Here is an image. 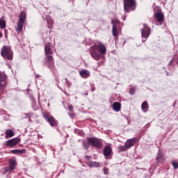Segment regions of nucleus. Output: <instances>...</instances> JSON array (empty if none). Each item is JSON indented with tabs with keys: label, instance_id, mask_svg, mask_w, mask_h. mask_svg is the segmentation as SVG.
Segmentation results:
<instances>
[{
	"label": "nucleus",
	"instance_id": "2",
	"mask_svg": "<svg viewBox=\"0 0 178 178\" xmlns=\"http://www.w3.org/2000/svg\"><path fill=\"white\" fill-rule=\"evenodd\" d=\"M140 27L142 35V42H145L151 34V29L145 24H140Z\"/></svg>",
	"mask_w": 178,
	"mask_h": 178
},
{
	"label": "nucleus",
	"instance_id": "30",
	"mask_svg": "<svg viewBox=\"0 0 178 178\" xmlns=\"http://www.w3.org/2000/svg\"><path fill=\"white\" fill-rule=\"evenodd\" d=\"M46 20H47V24H49V20H51V17L49 15H47L46 16Z\"/></svg>",
	"mask_w": 178,
	"mask_h": 178
},
{
	"label": "nucleus",
	"instance_id": "37",
	"mask_svg": "<svg viewBox=\"0 0 178 178\" xmlns=\"http://www.w3.org/2000/svg\"><path fill=\"white\" fill-rule=\"evenodd\" d=\"M38 77H40V75L36 74V79H38Z\"/></svg>",
	"mask_w": 178,
	"mask_h": 178
},
{
	"label": "nucleus",
	"instance_id": "13",
	"mask_svg": "<svg viewBox=\"0 0 178 178\" xmlns=\"http://www.w3.org/2000/svg\"><path fill=\"white\" fill-rule=\"evenodd\" d=\"M79 74L83 79H88L91 76V72L88 70H81L79 71Z\"/></svg>",
	"mask_w": 178,
	"mask_h": 178
},
{
	"label": "nucleus",
	"instance_id": "32",
	"mask_svg": "<svg viewBox=\"0 0 178 178\" xmlns=\"http://www.w3.org/2000/svg\"><path fill=\"white\" fill-rule=\"evenodd\" d=\"M68 109H70V111H73V106H72V105H70V106H68Z\"/></svg>",
	"mask_w": 178,
	"mask_h": 178
},
{
	"label": "nucleus",
	"instance_id": "39",
	"mask_svg": "<svg viewBox=\"0 0 178 178\" xmlns=\"http://www.w3.org/2000/svg\"><path fill=\"white\" fill-rule=\"evenodd\" d=\"M6 172H8V168H6Z\"/></svg>",
	"mask_w": 178,
	"mask_h": 178
},
{
	"label": "nucleus",
	"instance_id": "31",
	"mask_svg": "<svg viewBox=\"0 0 178 178\" xmlns=\"http://www.w3.org/2000/svg\"><path fill=\"white\" fill-rule=\"evenodd\" d=\"M104 63H105V61L102 60V61L98 63V65H99V66H102V65H104Z\"/></svg>",
	"mask_w": 178,
	"mask_h": 178
},
{
	"label": "nucleus",
	"instance_id": "10",
	"mask_svg": "<svg viewBox=\"0 0 178 178\" xmlns=\"http://www.w3.org/2000/svg\"><path fill=\"white\" fill-rule=\"evenodd\" d=\"M19 139L17 138H12L6 142V147H9V148H13V147H15L19 144Z\"/></svg>",
	"mask_w": 178,
	"mask_h": 178
},
{
	"label": "nucleus",
	"instance_id": "20",
	"mask_svg": "<svg viewBox=\"0 0 178 178\" xmlns=\"http://www.w3.org/2000/svg\"><path fill=\"white\" fill-rule=\"evenodd\" d=\"M15 136V132L12 129H7L6 131L5 138H10Z\"/></svg>",
	"mask_w": 178,
	"mask_h": 178
},
{
	"label": "nucleus",
	"instance_id": "33",
	"mask_svg": "<svg viewBox=\"0 0 178 178\" xmlns=\"http://www.w3.org/2000/svg\"><path fill=\"white\" fill-rule=\"evenodd\" d=\"M69 115H70V117L71 119H74V114H73V113H70Z\"/></svg>",
	"mask_w": 178,
	"mask_h": 178
},
{
	"label": "nucleus",
	"instance_id": "1",
	"mask_svg": "<svg viewBox=\"0 0 178 178\" xmlns=\"http://www.w3.org/2000/svg\"><path fill=\"white\" fill-rule=\"evenodd\" d=\"M18 17L19 19L17 23V27L15 28V30L18 33H20V31H23V26H24L26 20H27V14L26 13V11H22Z\"/></svg>",
	"mask_w": 178,
	"mask_h": 178
},
{
	"label": "nucleus",
	"instance_id": "18",
	"mask_svg": "<svg viewBox=\"0 0 178 178\" xmlns=\"http://www.w3.org/2000/svg\"><path fill=\"white\" fill-rule=\"evenodd\" d=\"M47 58V62H49L50 64H49L48 67L49 69H52L54 67V57L51 55H46Z\"/></svg>",
	"mask_w": 178,
	"mask_h": 178
},
{
	"label": "nucleus",
	"instance_id": "40",
	"mask_svg": "<svg viewBox=\"0 0 178 178\" xmlns=\"http://www.w3.org/2000/svg\"><path fill=\"white\" fill-rule=\"evenodd\" d=\"M65 81H66V83H67V79H66Z\"/></svg>",
	"mask_w": 178,
	"mask_h": 178
},
{
	"label": "nucleus",
	"instance_id": "17",
	"mask_svg": "<svg viewBox=\"0 0 178 178\" xmlns=\"http://www.w3.org/2000/svg\"><path fill=\"white\" fill-rule=\"evenodd\" d=\"M86 165L90 166V168H99L101 166V163L97 161H88L86 163Z\"/></svg>",
	"mask_w": 178,
	"mask_h": 178
},
{
	"label": "nucleus",
	"instance_id": "21",
	"mask_svg": "<svg viewBox=\"0 0 178 178\" xmlns=\"http://www.w3.org/2000/svg\"><path fill=\"white\" fill-rule=\"evenodd\" d=\"M112 23H113V29H112L113 35L114 37H118V28L116 27V25L115 24L114 19H112Z\"/></svg>",
	"mask_w": 178,
	"mask_h": 178
},
{
	"label": "nucleus",
	"instance_id": "22",
	"mask_svg": "<svg viewBox=\"0 0 178 178\" xmlns=\"http://www.w3.org/2000/svg\"><path fill=\"white\" fill-rule=\"evenodd\" d=\"M26 152L25 149H13L11 150V153L14 154L15 155H20L21 154H24Z\"/></svg>",
	"mask_w": 178,
	"mask_h": 178
},
{
	"label": "nucleus",
	"instance_id": "24",
	"mask_svg": "<svg viewBox=\"0 0 178 178\" xmlns=\"http://www.w3.org/2000/svg\"><path fill=\"white\" fill-rule=\"evenodd\" d=\"M6 27V21H5V18L3 17L0 19V29H5Z\"/></svg>",
	"mask_w": 178,
	"mask_h": 178
},
{
	"label": "nucleus",
	"instance_id": "6",
	"mask_svg": "<svg viewBox=\"0 0 178 178\" xmlns=\"http://www.w3.org/2000/svg\"><path fill=\"white\" fill-rule=\"evenodd\" d=\"M42 115L46 122H48V123L50 124V126H51V127L56 126V120H55V118H54V117H52L49 113H43Z\"/></svg>",
	"mask_w": 178,
	"mask_h": 178
},
{
	"label": "nucleus",
	"instance_id": "35",
	"mask_svg": "<svg viewBox=\"0 0 178 178\" xmlns=\"http://www.w3.org/2000/svg\"><path fill=\"white\" fill-rule=\"evenodd\" d=\"M172 63H173V58L170 61L168 65L170 66V65H172Z\"/></svg>",
	"mask_w": 178,
	"mask_h": 178
},
{
	"label": "nucleus",
	"instance_id": "8",
	"mask_svg": "<svg viewBox=\"0 0 178 178\" xmlns=\"http://www.w3.org/2000/svg\"><path fill=\"white\" fill-rule=\"evenodd\" d=\"M88 141L91 145V147H96L97 148H102V142L98 140L97 139H94L92 138H88Z\"/></svg>",
	"mask_w": 178,
	"mask_h": 178
},
{
	"label": "nucleus",
	"instance_id": "5",
	"mask_svg": "<svg viewBox=\"0 0 178 178\" xmlns=\"http://www.w3.org/2000/svg\"><path fill=\"white\" fill-rule=\"evenodd\" d=\"M134 8H136L134 0H124V10L125 12H129L130 9L134 10Z\"/></svg>",
	"mask_w": 178,
	"mask_h": 178
},
{
	"label": "nucleus",
	"instance_id": "28",
	"mask_svg": "<svg viewBox=\"0 0 178 178\" xmlns=\"http://www.w3.org/2000/svg\"><path fill=\"white\" fill-rule=\"evenodd\" d=\"M104 175H106V176H108V175H109V169L104 168Z\"/></svg>",
	"mask_w": 178,
	"mask_h": 178
},
{
	"label": "nucleus",
	"instance_id": "26",
	"mask_svg": "<svg viewBox=\"0 0 178 178\" xmlns=\"http://www.w3.org/2000/svg\"><path fill=\"white\" fill-rule=\"evenodd\" d=\"M82 144H83V148H84L85 149H88V148H90V144H89V143H88V142L86 141V140H83V141L82 142Z\"/></svg>",
	"mask_w": 178,
	"mask_h": 178
},
{
	"label": "nucleus",
	"instance_id": "23",
	"mask_svg": "<svg viewBox=\"0 0 178 178\" xmlns=\"http://www.w3.org/2000/svg\"><path fill=\"white\" fill-rule=\"evenodd\" d=\"M156 159L158 162H163V161H165V159L163 158V154L161 153V150L159 151Z\"/></svg>",
	"mask_w": 178,
	"mask_h": 178
},
{
	"label": "nucleus",
	"instance_id": "3",
	"mask_svg": "<svg viewBox=\"0 0 178 178\" xmlns=\"http://www.w3.org/2000/svg\"><path fill=\"white\" fill-rule=\"evenodd\" d=\"M13 55V51L10 49V46L4 45L1 49V56L4 59H8V60H12Z\"/></svg>",
	"mask_w": 178,
	"mask_h": 178
},
{
	"label": "nucleus",
	"instance_id": "38",
	"mask_svg": "<svg viewBox=\"0 0 178 178\" xmlns=\"http://www.w3.org/2000/svg\"><path fill=\"white\" fill-rule=\"evenodd\" d=\"M123 20H126V17H124L123 18Z\"/></svg>",
	"mask_w": 178,
	"mask_h": 178
},
{
	"label": "nucleus",
	"instance_id": "4",
	"mask_svg": "<svg viewBox=\"0 0 178 178\" xmlns=\"http://www.w3.org/2000/svg\"><path fill=\"white\" fill-rule=\"evenodd\" d=\"M137 143V138H133L129 139L124 144V146H121L120 148L121 151H127V149H130L133 145H134Z\"/></svg>",
	"mask_w": 178,
	"mask_h": 178
},
{
	"label": "nucleus",
	"instance_id": "41",
	"mask_svg": "<svg viewBox=\"0 0 178 178\" xmlns=\"http://www.w3.org/2000/svg\"><path fill=\"white\" fill-rule=\"evenodd\" d=\"M167 76H170V74H167Z\"/></svg>",
	"mask_w": 178,
	"mask_h": 178
},
{
	"label": "nucleus",
	"instance_id": "16",
	"mask_svg": "<svg viewBox=\"0 0 178 178\" xmlns=\"http://www.w3.org/2000/svg\"><path fill=\"white\" fill-rule=\"evenodd\" d=\"M113 111L115 112H119L122 108V104L120 102H115L112 105Z\"/></svg>",
	"mask_w": 178,
	"mask_h": 178
},
{
	"label": "nucleus",
	"instance_id": "25",
	"mask_svg": "<svg viewBox=\"0 0 178 178\" xmlns=\"http://www.w3.org/2000/svg\"><path fill=\"white\" fill-rule=\"evenodd\" d=\"M141 108L143 112H147V109H148V103L147 102H144L142 104Z\"/></svg>",
	"mask_w": 178,
	"mask_h": 178
},
{
	"label": "nucleus",
	"instance_id": "9",
	"mask_svg": "<svg viewBox=\"0 0 178 178\" xmlns=\"http://www.w3.org/2000/svg\"><path fill=\"white\" fill-rule=\"evenodd\" d=\"M97 49H98V47H97V44H94L90 48V53L93 59H95V60H99V57L101 56V55L98 54V53L97 52Z\"/></svg>",
	"mask_w": 178,
	"mask_h": 178
},
{
	"label": "nucleus",
	"instance_id": "34",
	"mask_svg": "<svg viewBox=\"0 0 178 178\" xmlns=\"http://www.w3.org/2000/svg\"><path fill=\"white\" fill-rule=\"evenodd\" d=\"M91 91L93 92V91H95V87L92 86L91 88Z\"/></svg>",
	"mask_w": 178,
	"mask_h": 178
},
{
	"label": "nucleus",
	"instance_id": "14",
	"mask_svg": "<svg viewBox=\"0 0 178 178\" xmlns=\"http://www.w3.org/2000/svg\"><path fill=\"white\" fill-rule=\"evenodd\" d=\"M16 166H17V161H16V159H10L9 160L10 170H15Z\"/></svg>",
	"mask_w": 178,
	"mask_h": 178
},
{
	"label": "nucleus",
	"instance_id": "19",
	"mask_svg": "<svg viewBox=\"0 0 178 178\" xmlns=\"http://www.w3.org/2000/svg\"><path fill=\"white\" fill-rule=\"evenodd\" d=\"M111 154H112V148L111 147L106 146L104 149V156H110Z\"/></svg>",
	"mask_w": 178,
	"mask_h": 178
},
{
	"label": "nucleus",
	"instance_id": "42",
	"mask_svg": "<svg viewBox=\"0 0 178 178\" xmlns=\"http://www.w3.org/2000/svg\"><path fill=\"white\" fill-rule=\"evenodd\" d=\"M167 76H170V74H167Z\"/></svg>",
	"mask_w": 178,
	"mask_h": 178
},
{
	"label": "nucleus",
	"instance_id": "7",
	"mask_svg": "<svg viewBox=\"0 0 178 178\" xmlns=\"http://www.w3.org/2000/svg\"><path fill=\"white\" fill-rule=\"evenodd\" d=\"M8 79V76H6V74L3 73H0V94L6 88V80Z\"/></svg>",
	"mask_w": 178,
	"mask_h": 178
},
{
	"label": "nucleus",
	"instance_id": "11",
	"mask_svg": "<svg viewBox=\"0 0 178 178\" xmlns=\"http://www.w3.org/2000/svg\"><path fill=\"white\" fill-rule=\"evenodd\" d=\"M154 16H155V19L157 20V22L160 24H162V23H163V20H165V16L163 15V14L158 12L155 13Z\"/></svg>",
	"mask_w": 178,
	"mask_h": 178
},
{
	"label": "nucleus",
	"instance_id": "29",
	"mask_svg": "<svg viewBox=\"0 0 178 178\" xmlns=\"http://www.w3.org/2000/svg\"><path fill=\"white\" fill-rule=\"evenodd\" d=\"M134 91H136V88H132L130 89L129 93L131 94V95H133L134 94Z\"/></svg>",
	"mask_w": 178,
	"mask_h": 178
},
{
	"label": "nucleus",
	"instance_id": "12",
	"mask_svg": "<svg viewBox=\"0 0 178 178\" xmlns=\"http://www.w3.org/2000/svg\"><path fill=\"white\" fill-rule=\"evenodd\" d=\"M97 47L101 55H105L106 54V47H105V44L102 43H99V45H97Z\"/></svg>",
	"mask_w": 178,
	"mask_h": 178
},
{
	"label": "nucleus",
	"instance_id": "43",
	"mask_svg": "<svg viewBox=\"0 0 178 178\" xmlns=\"http://www.w3.org/2000/svg\"><path fill=\"white\" fill-rule=\"evenodd\" d=\"M86 158H88V156H86Z\"/></svg>",
	"mask_w": 178,
	"mask_h": 178
},
{
	"label": "nucleus",
	"instance_id": "15",
	"mask_svg": "<svg viewBox=\"0 0 178 178\" xmlns=\"http://www.w3.org/2000/svg\"><path fill=\"white\" fill-rule=\"evenodd\" d=\"M51 47H52L51 43L49 42L47 44H45L44 51H45L46 55H51L52 54H54V51H52V49H51Z\"/></svg>",
	"mask_w": 178,
	"mask_h": 178
},
{
	"label": "nucleus",
	"instance_id": "36",
	"mask_svg": "<svg viewBox=\"0 0 178 178\" xmlns=\"http://www.w3.org/2000/svg\"><path fill=\"white\" fill-rule=\"evenodd\" d=\"M2 37H3L2 33L0 32V38H2Z\"/></svg>",
	"mask_w": 178,
	"mask_h": 178
},
{
	"label": "nucleus",
	"instance_id": "27",
	"mask_svg": "<svg viewBox=\"0 0 178 178\" xmlns=\"http://www.w3.org/2000/svg\"><path fill=\"white\" fill-rule=\"evenodd\" d=\"M172 166L174 169H177L178 168V163L176 161H172Z\"/></svg>",
	"mask_w": 178,
	"mask_h": 178
}]
</instances>
